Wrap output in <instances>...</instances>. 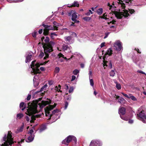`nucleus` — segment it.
Segmentation results:
<instances>
[{
    "mask_svg": "<svg viewBox=\"0 0 146 146\" xmlns=\"http://www.w3.org/2000/svg\"><path fill=\"white\" fill-rule=\"evenodd\" d=\"M53 24L54 25V26H56L57 27V28H58V27L59 26V24L55 21H54L53 22Z\"/></svg>",
    "mask_w": 146,
    "mask_h": 146,
    "instance_id": "44",
    "label": "nucleus"
},
{
    "mask_svg": "<svg viewBox=\"0 0 146 146\" xmlns=\"http://www.w3.org/2000/svg\"><path fill=\"white\" fill-rule=\"evenodd\" d=\"M124 96H125V97H126V98H129V94L128 95H127V94H124L123 93H121Z\"/></svg>",
    "mask_w": 146,
    "mask_h": 146,
    "instance_id": "54",
    "label": "nucleus"
},
{
    "mask_svg": "<svg viewBox=\"0 0 146 146\" xmlns=\"http://www.w3.org/2000/svg\"><path fill=\"white\" fill-rule=\"evenodd\" d=\"M108 63H109V65L108 66V67L110 68H112V64L110 61V62H107Z\"/></svg>",
    "mask_w": 146,
    "mask_h": 146,
    "instance_id": "52",
    "label": "nucleus"
},
{
    "mask_svg": "<svg viewBox=\"0 0 146 146\" xmlns=\"http://www.w3.org/2000/svg\"><path fill=\"white\" fill-rule=\"evenodd\" d=\"M129 98H130L131 100L134 101L137 100V99L136 98L135 96H132V95L131 94H129Z\"/></svg>",
    "mask_w": 146,
    "mask_h": 146,
    "instance_id": "30",
    "label": "nucleus"
},
{
    "mask_svg": "<svg viewBox=\"0 0 146 146\" xmlns=\"http://www.w3.org/2000/svg\"><path fill=\"white\" fill-rule=\"evenodd\" d=\"M70 7H78L79 5L77 1H74L72 4H70Z\"/></svg>",
    "mask_w": 146,
    "mask_h": 146,
    "instance_id": "22",
    "label": "nucleus"
},
{
    "mask_svg": "<svg viewBox=\"0 0 146 146\" xmlns=\"http://www.w3.org/2000/svg\"><path fill=\"white\" fill-rule=\"evenodd\" d=\"M38 76L37 75L35 76L34 77L33 80L34 85L36 87L39 84L38 79Z\"/></svg>",
    "mask_w": 146,
    "mask_h": 146,
    "instance_id": "17",
    "label": "nucleus"
},
{
    "mask_svg": "<svg viewBox=\"0 0 146 146\" xmlns=\"http://www.w3.org/2000/svg\"><path fill=\"white\" fill-rule=\"evenodd\" d=\"M74 90V88L73 87H71L70 88V89L69 90L68 92L69 93H71L73 92Z\"/></svg>",
    "mask_w": 146,
    "mask_h": 146,
    "instance_id": "49",
    "label": "nucleus"
},
{
    "mask_svg": "<svg viewBox=\"0 0 146 146\" xmlns=\"http://www.w3.org/2000/svg\"><path fill=\"white\" fill-rule=\"evenodd\" d=\"M116 87L117 88L118 90H119L121 88V86L120 84H119L117 83L116 84Z\"/></svg>",
    "mask_w": 146,
    "mask_h": 146,
    "instance_id": "40",
    "label": "nucleus"
},
{
    "mask_svg": "<svg viewBox=\"0 0 146 146\" xmlns=\"http://www.w3.org/2000/svg\"><path fill=\"white\" fill-rule=\"evenodd\" d=\"M44 56V53L43 52H40V54H39L38 55V57L40 58H42L43 56Z\"/></svg>",
    "mask_w": 146,
    "mask_h": 146,
    "instance_id": "36",
    "label": "nucleus"
},
{
    "mask_svg": "<svg viewBox=\"0 0 146 146\" xmlns=\"http://www.w3.org/2000/svg\"><path fill=\"white\" fill-rule=\"evenodd\" d=\"M104 46H105V43L104 42L102 43L101 44L100 47L101 48H102V47H103Z\"/></svg>",
    "mask_w": 146,
    "mask_h": 146,
    "instance_id": "57",
    "label": "nucleus"
},
{
    "mask_svg": "<svg viewBox=\"0 0 146 146\" xmlns=\"http://www.w3.org/2000/svg\"><path fill=\"white\" fill-rule=\"evenodd\" d=\"M46 128V126L45 125H42L40 128L39 130V133H41L45 130Z\"/></svg>",
    "mask_w": 146,
    "mask_h": 146,
    "instance_id": "25",
    "label": "nucleus"
},
{
    "mask_svg": "<svg viewBox=\"0 0 146 146\" xmlns=\"http://www.w3.org/2000/svg\"><path fill=\"white\" fill-rule=\"evenodd\" d=\"M93 14V12L90 9L86 13H85V15L86 16H89L91 14Z\"/></svg>",
    "mask_w": 146,
    "mask_h": 146,
    "instance_id": "32",
    "label": "nucleus"
},
{
    "mask_svg": "<svg viewBox=\"0 0 146 146\" xmlns=\"http://www.w3.org/2000/svg\"><path fill=\"white\" fill-rule=\"evenodd\" d=\"M68 15L71 16L72 15V21L76 19L77 17L76 13V11H71L68 13Z\"/></svg>",
    "mask_w": 146,
    "mask_h": 146,
    "instance_id": "14",
    "label": "nucleus"
},
{
    "mask_svg": "<svg viewBox=\"0 0 146 146\" xmlns=\"http://www.w3.org/2000/svg\"><path fill=\"white\" fill-rule=\"evenodd\" d=\"M80 72V70L77 69L74 70L73 72V73L75 75H76Z\"/></svg>",
    "mask_w": 146,
    "mask_h": 146,
    "instance_id": "33",
    "label": "nucleus"
},
{
    "mask_svg": "<svg viewBox=\"0 0 146 146\" xmlns=\"http://www.w3.org/2000/svg\"><path fill=\"white\" fill-rule=\"evenodd\" d=\"M67 143H69L72 142L76 144L77 143V139L76 137L73 135H69L66 138Z\"/></svg>",
    "mask_w": 146,
    "mask_h": 146,
    "instance_id": "12",
    "label": "nucleus"
},
{
    "mask_svg": "<svg viewBox=\"0 0 146 146\" xmlns=\"http://www.w3.org/2000/svg\"><path fill=\"white\" fill-rule=\"evenodd\" d=\"M49 41V38L48 37H46L44 39V41L46 43H48Z\"/></svg>",
    "mask_w": 146,
    "mask_h": 146,
    "instance_id": "47",
    "label": "nucleus"
},
{
    "mask_svg": "<svg viewBox=\"0 0 146 146\" xmlns=\"http://www.w3.org/2000/svg\"><path fill=\"white\" fill-rule=\"evenodd\" d=\"M62 49L66 53H68L71 51V47L69 45L63 44L62 45Z\"/></svg>",
    "mask_w": 146,
    "mask_h": 146,
    "instance_id": "11",
    "label": "nucleus"
},
{
    "mask_svg": "<svg viewBox=\"0 0 146 146\" xmlns=\"http://www.w3.org/2000/svg\"><path fill=\"white\" fill-rule=\"evenodd\" d=\"M60 69L59 67H56L55 68L54 72L56 73H58L59 72Z\"/></svg>",
    "mask_w": 146,
    "mask_h": 146,
    "instance_id": "39",
    "label": "nucleus"
},
{
    "mask_svg": "<svg viewBox=\"0 0 146 146\" xmlns=\"http://www.w3.org/2000/svg\"><path fill=\"white\" fill-rule=\"evenodd\" d=\"M90 85L92 86H93L94 85V81L92 79H89Z\"/></svg>",
    "mask_w": 146,
    "mask_h": 146,
    "instance_id": "41",
    "label": "nucleus"
},
{
    "mask_svg": "<svg viewBox=\"0 0 146 146\" xmlns=\"http://www.w3.org/2000/svg\"><path fill=\"white\" fill-rule=\"evenodd\" d=\"M137 72L139 73H141L142 74H143L146 75V74L144 72H143L141 70H138L137 71Z\"/></svg>",
    "mask_w": 146,
    "mask_h": 146,
    "instance_id": "51",
    "label": "nucleus"
},
{
    "mask_svg": "<svg viewBox=\"0 0 146 146\" xmlns=\"http://www.w3.org/2000/svg\"><path fill=\"white\" fill-rule=\"evenodd\" d=\"M42 64L40 63H36V61H33L31 63V73L33 75L37 74H39L40 72L39 69L38 68L40 65Z\"/></svg>",
    "mask_w": 146,
    "mask_h": 146,
    "instance_id": "5",
    "label": "nucleus"
},
{
    "mask_svg": "<svg viewBox=\"0 0 146 146\" xmlns=\"http://www.w3.org/2000/svg\"><path fill=\"white\" fill-rule=\"evenodd\" d=\"M96 12L98 15H100L103 13L102 8H99L97 10Z\"/></svg>",
    "mask_w": 146,
    "mask_h": 146,
    "instance_id": "27",
    "label": "nucleus"
},
{
    "mask_svg": "<svg viewBox=\"0 0 146 146\" xmlns=\"http://www.w3.org/2000/svg\"><path fill=\"white\" fill-rule=\"evenodd\" d=\"M57 36V35L55 33H51L50 34V36L51 38L52 39H54Z\"/></svg>",
    "mask_w": 146,
    "mask_h": 146,
    "instance_id": "28",
    "label": "nucleus"
},
{
    "mask_svg": "<svg viewBox=\"0 0 146 146\" xmlns=\"http://www.w3.org/2000/svg\"><path fill=\"white\" fill-rule=\"evenodd\" d=\"M109 34H110V33H109V32H107V33H105V36L104 37V38L105 39V38H106L109 35Z\"/></svg>",
    "mask_w": 146,
    "mask_h": 146,
    "instance_id": "53",
    "label": "nucleus"
},
{
    "mask_svg": "<svg viewBox=\"0 0 146 146\" xmlns=\"http://www.w3.org/2000/svg\"><path fill=\"white\" fill-rule=\"evenodd\" d=\"M64 39L66 42H68L70 44H71L72 43V37L70 36L65 37H64Z\"/></svg>",
    "mask_w": 146,
    "mask_h": 146,
    "instance_id": "21",
    "label": "nucleus"
},
{
    "mask_svg": "<svg viewBox=\"0 0 146 146\" xmlns=\"http://www.w3.org/2000/svg\"><path fill=\"white\" fill-rule=\"evenodd\" d=\"M112 54V50L111 48H109L106 52V54L109 56L111 55Z\"/></svg>",
    "mask_w": 146,
    "mask_h": 146,
    "instance_id": "26",
    "label": "nucleus"
},
{
    "mask_svg": "<svg viewBox=\"0 0 146 146\" xmlns=\"http://www.w3.org/2000/svg\"><path fill=\"white\" fill-rule=\"evenodd\" d=\"M107 64L106 63H104L103 65V66L104 67V68H105V66H108V65H107Z\"/></svg>",
    "mask_w": 146,
    "mask_h": 146,
    "instance_id": "64",
    "label": "nucleus"
},
{
    "mask_svg": "<svg viewBox=\"0 0 146 146\" xmlns=\"http://www.w3.org/2000/svg\"><path fill=\"white\" fill-rule=\"evenodd\" d=\"M40 70L41 71H44V68L42 67H41L40 68Z\"/></svg>",
    "mask_w": 146,
    "mask_h": 146,
    "instance_id": "63",
    "label": "nucleus"
},
{
    "mask_svg": "<svg viewBox=\"0 0 146 146\" xmlns=\"http://www.w3.org/2000/svg\"><path fill=\"white\" fill-rule=\"evenodd\" d=\"M70 34L73 37H75L76 38L78 37L76 33L74 32H70Z\"/></svg>",
    "mask_w": 146,
    "mask_h": 146,
    "instance_id": "37",
    "label": "nucleus"
},
{
    "mask_svg": "<svg viewBox=\"0 0 146 146\" xmlns=\"http://www.w3.org/2000/svg\"><path fill=\"white\" fill-rule=\"evenodd\" d=\"M57 58L58 59V61L60 62L64 61V55L61 53L58 54Z\"/></svg>",
    "mask_w": 146,
    "mask_h": 146,
    "instance_id": "16",
    "label": "nucleus"
},
{
    "mask_svg": "<svg viewBox=\"0 0 146 146\" xmlns=\"http://www.w3.org/2000/svg\"><path fill=\"white\" fill-rule=\"evenodd\" d=\"M42 26L45 28V29L44 30L43 33L45 35H47L48 33L49 30H57V27L56 26H53V27L51 25H48L43 24Z\"/></svg>",
    "mask_w": 146,
    "mask_h": 146,
    "instance_id": "7",
    "label": "nucleus"
},
{
    "mask_svg": "<svg viewBox=\"0 0 146 146\" xmlns=\"http://www.w3.org/2000/svg\"><path fill=\"white\" fill-rule=\"evenodd\" d=\"M33 130L31 129L29 131L28 133L29 134V135H34V134L33 133Z\"/></svg>",
    "mask_w": 146,
    "mask_h": 146,
    "instance_id": "43",
    "label": "nucleus"
},
{
    "mask_svg": "<svg viewBox=\"0 0 146 146\" xmlns=\"http://www.w3.org/2000/svg\"><path fill=\"white\" fill-rule=\"evenodd\" d=\"M61 86L60 85H59L58 86H56L54 88V90L56 92H62V91L60 90V89L61 88Z\"/></svg>",
    "mask_w": 146,
    "mask_h": 146,
    "instance_id": "24",
    "label": "nucleus"
},
{
    "mask_svg": "<svg viewBox=\"0 0 146 146\" xmlns=\"http://www.w3.org/2000/svg\"><path fill=\"white\" fill-rule=\"evenodd\" d=\"M62 143L67 145H68V143H67L66 138L62 141Z\"/></svg>",
    "mask_w": 146,
    "mask_h": 146,
    "instance_id": "46",
    "label": "nucleus"
},
{
    "mask_svg": "<svg viewBox=\"0 0 146 146\" xmlns=\"http://www.w3.org/2000/svg\"><path fill=\"white\" fill-rule=\"evenodd\" d=\"M31 94H29L27 98V100H29L31 98Z\"/></svg>",
    "mask_w": 146,
    "mask_h": 146,
    "instance_id": "56",
    "label": "nucleus"
},
{
    "mask_svg": "<svg viewBox=\"0 0 146 146\" xmlns=\"http://www.w3.org/2000/svg\"><path fill=\"white\" fill-rule=\"evenodd\" d=\"M107 15L106 14V13L104 14L101 17V18L102 19H105L106 20L108 19L107 18Z\"/></svg>",
    "mask_w": 146,
    "mask_h": 146,
    "instance_id": "38",
    "label": "nucleus"
},
{
    "mask_svg": "<svg viewBox=\"0 0 146 146\" xmlns=\"http://www.w3.org/2000/svg\"><path fill=\"white\" fill-rule=\"evenodd\" d=\"M47 87V85L46 84H45L40 89V91L39 92H42L43 90H45Z\"/></svg>",
    "mask_w": 146,
    "mask_h": 146,
    "instance_id": "31",
    "label": "nucleus"
},
{
    "mask_svg": "<svg viewBox=\"0 0 146 146\" xmlns=\"http://www.w3.org/2000/svg\"><path fill=\"white\" fill-rule=\"evenodd\" d=\"M42 32V29H41L39 30L38 31V33L40 34H41Z\"/></svg>",
    "mask_w": 146,
    "mask_h": 146,
    "instance_id": "61",
    "label": "nucleus"
},
{
    "mask_svg": "<svg viewBox=\"0 0 146 146\" xmlns=\"http://www.w3.org/2000/svg\"><path fill=\"white\" fill-rule=\"evenodd\" d=\"M24 127V123H23L22 125L19 127L17 129L16 131L15 132V133H17L19 132H22L23 131V130Z\"/></svg>",
    "mask_w": 146,
    "mask_h": 146,
    "instance_id": "20",
    "label": "nucleus"
},
{
    "mask_svg": "<svg viewBox=\"0 0 146 146\" xmlns=\"http://www.w3.org/2000/svg\"><path fill=\"white\" fill-rule=\"evenodd\" d=\"M35 137L34 135H30L27 138V139H26L25 141L26 142L28 143H29L32 141Z\"/></svg>",
    "mask_w": 146,
    "mask_h": 146,
    "instance_id": "18",
    "label": "nucleus"
},
{
    "mask_svg": "<svg viewBox=\"0 0 146 146\" xmlns=\"http://www.w3.org/2000/svg\"><path fill=\"white\" fill-rule=\"evenodd\" d=\"M91 18L89 17H86L83 18V19L85 21H89L90 20Z\"/></svg>",
    "mask_w": 146,
    "mask_h": 146,
    "instance_id": "34",
    "label": "nucleus"
},
{
    "mask_svg": "<svg viewBox=\"0 0 146 146\" xmlns=\"http://www.w3.org/2000/svg\"><path fill=\"white\" fill-rule=\"evenodd\" d=\"M102 143L99 139H94L91 141L89 146H102Z\"/></svg>",
    "mask_w": 146,
    "mask_h": 146,
    "instance_id": "10",
    "label": "nucleus"
},
{
    "mask_svg": "<svg viewBox=\"0 0 146 146\" xmlns=\"http://www.w3.org/2000/svg\"><path fill=\"white\" fill-rule=\"evenodd\" d=\"M144 110L142 107L139 108L138 111H141L139 114H137V118L143 123H146V115Z\"/></svg>",
    "mask_w": 146,
    "mask_h": 146,
    "instance_id": "6",
    "label": "nucleus"
},
{
    "mask_svg": "<svg viewBox=\"0 0 146 146\" xmlns=\"http://www.w3.org/2000/svg\"><path fill=\"white\" fill-rule=\"evenodd\" d=\"M56 104H54V105H49L48 106H47L46 108H45V115L46 116H50L48 119H50L52 117H55L57 115L56 113H58L59 111L57 109L54 110L52 111V114H51L50 113V111L53 109L56 106Z\"/></svg>",
    "mask_w": 146,
    "mask_h": 146,
    "instance_id": "3",
    "label": "nucleus"
},
{
    "mask_svg": "<svg viewBox=\"0 0 146 146\" xmlns=\"http://www.w3.org/2000/svg\"><path fill=\"white\" fill-rule=\"evenodd\" d=\"M81 68H83L84 67V64L83 63H81L80 64Z\"/></svg>",
    "mask_w": 146,
    "mask_h": 146,
    "instance_id": "59",
    "label": "nucleus"
},
{
    "mask_svg": "<svg viewBox=\"0 0 146 146\" xmlns=\"http://www.w3.org/2000/svg\"><path fill=\"white\" fill-rule=\"evenodd\" d=\"M32 56V55L30 52H28L26 54V58L25 60L26 63H27L30 62L31 60Z\"/></svg>",
    "mask_w": 146,
    "mask_h": 146,
    "instance_id": "15",
    "label": "nucleus"
},
{
    "mask_svg": "<svg viewBox=\"0 0 146 146\" xmlns=\"http://www.w3.org/2000/svg\"><path fill=\"white\" fill-rule=\"evenodd\" d=\"M116 22V21H110V23H109V24L110 23H112V24H114ZM108 24H109V23H108Z\"/></svg>",
    "mask_w": 146,
    "mask_h": 146,
    "instance_id": "58",
    "label": "nucleus"
},
{
    "mask_svg": "<svg viewBox=\"0 0 146 146\" xmlns=\"http://www.w3.org/2000/svg\"><path fill=\"white\" fill-rule=\"evenodd\" d=\"M23 116V114L22 113H20L17 114V117L19 119H21Z\"/></svg>",
    "mask_w": 146,
    "mask_h": 146,
    "instance_id": "35",
    "label": "nucleus"
},
{
    "mask_svg": "<svg viewBox=\"0 0 146 146\" xmlns=\"http://www.w3.org/2000/svg\"><path fill=\"white\" fill-rule=\"evenodd\" d=\"M114 48L117 51L123 50L122 43L119 40H117L114 43L113 46Z\"/></svg>",
    "mask_w": 146,
    "mask_h": 146,
    "instance_id": "9",
    "label": "nucleus"
},
{
    "mask_svg": "<svg viewBox=\"0 0 146 146\" xmlns=\"http://www.w3.org/2000/svg\"><path fill=\"white\" fill-rule=\"evenodd\" d=\"M72 21H74L75 23H78L79 22V21H78V20H76V19L74 20H73Z\"/></svg>",
    "mask_w": 146,
    "mask_h": 146,
    "instance_id": "60",
    "label": "nucleus"
},
{
    "mask_svg": "<svg viewBox=\"0 0 146 146\" xmlns=\"http://www.w3.org/2000/svg\"><path fill=\"white\" fill-rule=\"evenodd\" d=\"M11 133L10 131H8L5 135L3 138V143L0 144V146H11V145L14 142Z\"/></svg>",
    "mask_w": 146,
    "mask_h": 146,
    "instance_id": "2",
    "label": "nucleus"
},
{
    "mask_svg": "<svg viewBox=\"0 0 146 146\" xmlns=\"http://www.w3.org/2000/svg\"><path fill=\"white\" fill-rule=\"evenodd\" d=\"M54 82L53 80H49L48 81V84L49 85H51L54 84Z\"/></svg>",
    "mask_w": 146,
    "mask_h": 146,
    "instance_id": "48",
    "label": "nucleus"
},
{
    "mask_svg": "<svg viewBox=\"0 0 146 146\" xmlns=\"http://www.w3.org/2000/svg\"><path fill=\"white\" fill-rule=\"evenodd\" d=\"M51 103L50 101H41V103H39L38 104V105L39 106L40 109H41L44 107L46 105L50 104Z\"/></svg>",
    "mask_w": 146,
    "mask_h": 146,
    "instance_id": "13",
    "label": "nucleus"
},
{
    "mask_svg": "<svg viewBox=\"0 0 146 146\" xmlns=\"http://www.w3.org/2000/svg\"><path fill=\"white\" fill-rule=\"evenodd\" d=\"M55 44L54 42L50 41L48 44L43 46L44 51L45 54V56L44 58V59L46 60L48 57V53L53 51L52 47Z\"/></svg>",
    "mask_w": 146,
    "mask_h": 146,
    "instance_id": "4",
    "label": "nucleus"
},
{
    "mask_svg": "<svg viewBox=\"0 0 146 146\" xmlns=\"http://www.w3.org/2000/svg\"><path fill=\"white\" fill-rule=\"evenodd\" d=\"M119 113L120 115L121 118L127 121L129 118V117H124L123 115L125 113V109L124 108H121L119 110Z\"/></svg>",
    "mask_w": 146,
    "mask_h": 146,
    "instance_id": "8",
    "label": "nucleus"
},
{
    "mask_svg": "<svg viewBox=\"0 0 146 146\" xmlns=\"http://www.w3.org/2000/svg\"><path fill=\"white\" fill-rule=\"evenodd\" d=\"M116 99H118V102L120 104H123L124 103V102H125V100L121 97H119L118 96H116Z\"/></svg>",
    "mask_w": 146,
    "mask_h": 146,
    "instance_id": "19",
    "label": "nucleus"
},
{
    "mask_svg": "<svg viewBox=\"0 0 146 146\" xmlns=\"http://www.w3.org/2000/svg\"><path fill=\"white\" fill-rule=\"evenodd\" d=\"M110 76L112 77L114 76L115 74V70H111V71L110 72Z\"/></svg>",
    "mask_w": 146,
    "mask_h": 146,
    "instance_id": "29",
    "label": "nucleus"
},
{
    "mask_svg": "<svg viewBox=\"0 0 146 146\" xmlns=\"http://www.w3.org/2000/svg\"><path fill=\"white\" fill-rule=\"evenodd\" d=\"M37 32L35 31L32 33V36H33L35 38L36 37V34H37Z\"/></svg>",
    "mask_w": 146,
    "mask_h": 146,
    "instance_id": "45",
    "label": "nucleus"
},
{
    "mask_svg": "<svg viewBox=\"0 0 146 146\" xmlns=\"http://www.w3.org/2000/svg\"><path fill=\"white\" fill-rule=\"evenodd\" d=\"M76 76H74V75H73L72 77V79L71 80V81H72L76 79Z\"/></svg>",
    "mask_w": 146,
    "mask_h": 146,
    "instance_id": "55",
    "label": "nucleus"
},
{
    "mask_svg": "<svg viewBox=\"0 0 146 146\" xmlns=\"http://www.w3.org/2000/svg\"><path fill=\"white\" fill-rule=\"evenodd\" d=\"M68 103L66 101V102L65 103L64 106V110H65L67 109V108L68 106Z\"/></svg>",
    "mask_w": 146,
    "mask_h": 146,
    "instance_id": "42",
    "label": "nucleus"
},
{
    "mask_svg": "<svg viewBox=\"0 0 146 146\" xmlns=\"http://www.w3.org/2000/svg\"><path fill=\"white\" fill-rule=\"evenodd\" d=\"M133 122V120H130L128 121V123L130 124L132 123Z\"/></svg>",
    "mask_w": 146,
    "mask_h": 146,
    "instance_id": "62",
    "label": "nucleus"
},
{
    "mask_svg": "<svg viewBox=\"0 0 146 146\" xmlns=\"http://www.w3.org/2000/svg\"><path fill=\"white\" fill-rule=\"evenodd\" d=\"M24 102H22L20 103V108L23 111L26 108Z\"/></svg>",
    "mask_w": 146,
    "mask_h": 146,
    "instance_id": "23",
    "label": "nucleus"
},
{
    "mask_svg": "<svg viewBox=\"0 0 146 146\" xmlns=\"http://www.w3.org/2000/svg\"><path fill=\"white\" fill-rule=\"evenodd\" d=\"M37 106V104L34 102L28 104V109H27V111L25 112L26 114L30 117H29L27 116L26 117V119L27 122L29 121L30 118L31 119L30 121L31 123L33 122V120L35 119V117L33 115L38 113Z\"/></svg>",
    "mask_w": 146,
    "mask_h": 146,
    "instance_id": "1",
    "label": "nucleus"
},
{
    "mask_svg": "<svg viewBox=\"0 0 146 146\" xmlns=\"http://www.w3.org/2000/svg\"><path fill=\"white\" fill-rule=\"evenodd\" d=\"M92 71L91 70H89V79L92 76Z\"/></svg>",
    "mask_w": 146,
    "mask_h": 146,
    "instance_id": "50",
    "label": "nucleus"
}]
</instances>
